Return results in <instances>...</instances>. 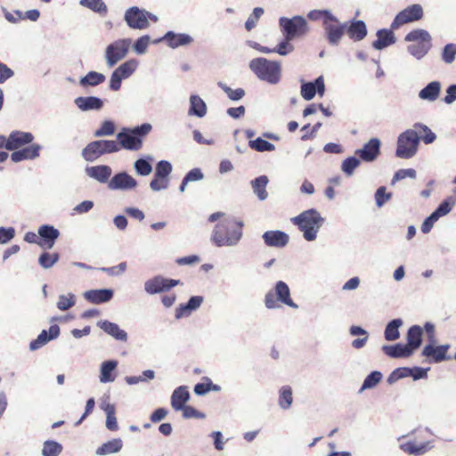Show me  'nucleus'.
I'll return each instance as SVG.
<instances>
[{
	"mask_svg": "<svg viewBox=\"0 0 456 456\" xmlns=\"http://www.w3.org/2000/svg\"><path fill=\"white\" fill-rule=\"evenodd\" d=\"M244 223L235 216H224L214 227L211 241L216 247H235L242 238Z\"/></svg>",
	"mask_w": 456,
	"mask_h": 456,
	"instance_id": "f257e3e1",
	"label": "nucleus"
},
{
	"mask_svg": "<svg viewBox=\"0 0 456 456\" xmlns=\"http://www.w3.org/2000/svg\"><path fill=\"white\" fill-rule=\"evenodd\" d=\"M291 221L303 232L305 240L314 241L325 219L315 208H310L293 217Z\"/></svg>",
	"mask_w": 456,
	"mask_h": 456,
	"instance_id": "f03ea898",
	"label": "nucleus"
},
{
	"mask_svg": "<svg viewBox=\"0 0 456 456\" xmlns=\"http://www.w3.org/2000/svg\"><path fill=\"white\" fill-rule=\"evenodd\" d=\"M152 129L149 123H143L134 128L124 127L117 134L118 142L120 149L127 151H139L142 146V138L146 136Z\"/></svg>",
	"mask_w": 456,
	"mask_h": 456,
	"instance_id": "7ed1b4c3",
	"label": "nucleus"
},
{
	"mask_svg": "<svg viewBox=\"0 0 456 456\" xmlns=\"http://www.w3.org/2000/svg\"><path fill=\"white\" fill-rule=\"evenodd\" d=\"M249 69L260 80L271 85H276L281 79V65L277 61L255 58L250 61Z\"/></svg>",
	"mask_w": 456,
	"mask_h": 456,
	"instance_id": "20e7f679",
	"label": "nucleus"
},
{
	"mask_svg": "<svg viewBox=\"0 0 456 456\" xmlns=\"http://www.w3.org/2000/svg\"><path fill=\"white\" fill-rule=\"evenodd\" d=\"M265 305L267 309H278L281 307L279 302L293 309H297L298 305L290 297V289L288 284L282 281L275 283L273 289L269 290L265 295Z\"/></svg>",
	"mask_w": 456,
	"mask_h": 456,
	"instance_id": "39448f33",
	"label": "nucleus"
},
{
	"mask_svg": "<svg viewBox=\"0 0 456 456\" xmlns=\"http://www.w3.org/2000/svg\"><path fill=\"white\" fill-rule=\"evenodd\" d=\"M419 141L420 136L415 128L407 129L397 138L395 156L406 159L412 158L417 152Z\"/></svg>",
	"mask_w": 456,
	"mask_h": 456,
	"instance_id": "423d86ee",
	"label": "nucleus"
},
{
	"mask_svg": "<svg viewBox=\"0 0 456 456\" xmlns=\"http://www.w3.org/2000/svg\"><path fill=\"white\" fill-rule=\"evenodd\" d=\"M279 27L283 37H288V39L291 40L303 37L309 31L306 20L300 15H296L292 18L281 17L279 19Z\"/></svg>",
	"mask_w": 456,
	"mask_h": 456,
	"instance_id": "0eeeda50",
	"label": "nucleus"
},
{
	"mask_svg": "<svg viewBox=\"0 0 456 456\" xmlns=\"http://www.w3.org/2000/svg\"><path fill=\"white\" fill-rule=\"evenodd\" d=\"M130 38H123L110 44L105 49V61L109 68L114 67L119 61L123 60L131 45Z\"/></svg>",
	"mask_w": 456,
	"mask_h": 456,
	"instance_id": "6e6552de",
	"label": "nucleus"
},
{
	"mask_svg": "<svg viewBox=\"0 0 456 456\" xmlns=\"http://www.w3.org/2000/svg\"><path fill=\"white\" fill-rule=\"evenodd\" d=\"M347 28V22H341L338 18L337 20H327L323 25L325 37L328 43L332 46L340 44Z\"/></svg>",
	"mask_w": 456,
	"mask_h": 456,
	"instance_id": "1a4fd4ad",
	"label": "nucleus"
},
{
	"mask_svg": "<svg viewBox=\"0 0 456 456\" xmlns=\"http://www.w3.org/2000/svg\"><path fill=\"white\" fill-rule=\"evenodd\" d=\"M423 17V8L420 4H415L401 11L394 19L391 28L397 29L403 24L419 20Z\"/></svg>",
	"mask_w": 456,
	"mask_h": 456,
	"instance_id": "9d476101",
	"label": "nucleus"
},
{
	"mask_svg": "<svg viewBox=\"0 0 456 456\" xmlns=\"http://www.w3.org/2000/svg\"><path fill=\"white\" fill-rule=\"evenodd\" d=\"M179 283V280L168 279L161 275H157L144 282V290L149 295H155L168 291Z\"/></svg>",
	"mask_w": 456,
	"mask_h": 456,
	"instance_id": "9b49d317",
	"label": "nucleus"
},
{
	"mask_svg": "<svg viewBox=\"0 0 456 456\" xmlns=\"http://www.w3.org/2000/svg\"><path fill=\"white\" fill-rule=\"evenodd\" d=\"M138 182L128 173L122 171L114 175L108 183L111 191H129L137 188Z\"/></svg>",
	"mask_w": 456,
	"mask_h": 456,
	"instance_id": "f8f14e48",
	"label": "nucleus"
},
{
	"mask_svg": "<svg viewBox=\"0 0 456 456\" xmlns=\"http://www.w3.org/2000/svg\"><path fill=\"white\" fill-rule=\"evenodd\" d=\"M145 15L146 10L133 6L126 11L124 20L133 29H146L150 27V21L145 19Z\"/></svg>",
	"mask_w": 456,
	"mask_h": 456,
	"instance_id": "ddd939ff",
	"label": "nucleus"
},
{
	"mask_svg": "<svg viewBox=\"0 0 456 456\" xmlns=\"http://www.w3.org/2000/svg\"><path fill=\"white\" fill-rule=\"evenodd\" d=\"M449 349V344L434 346L432 343H430L423 347L421 354L428 359L429 363H439L445 360L451 359V357L447 355Z\"/></svg>",
	"mask_w": 456,
	"mask_h": 456,
	"instance_id": "4468645a",
	"label": "nucleus"
},
{
	"mask_svg": "<svg viewBox=\"0 0 456 456\" xmlns=\"http://www.w3.org/2000/svg\"><path fill=\"white\" fill-rule=\"evenodd\" d=\"M34 135L29 132L15 130L7 137L6 150L15 151L28 144H32Z\"/></svg>",
	"mask_w": 456,
	"mask_h": 456,
	"instance_id": "2eb2a0df",
	"label": "nucleus"
},
{
	"mask_svg": "<svg viewBox=\"0 0 456 456\" xmlns=\"http://www.w3.org/2000/svg\"><path fill=\"white\" fill-rule=\"evenodd\" d=\"M381 142L378 138H371L368 142L364 143L362 149L355 151L360 159L365 162H373L380 154Z\"/></svg>",
	"mask_w": 456,
	"mask_h": 456,
	"instance_id": "dca6fc26",
	"label": "nucleus"
},
{
	"mask_svg": "<svg viewBox=\"0 0 456 456\" xmlns=\"http://www.w3.org/2000/svg\"><path fill=\"white\" fill-rule=\"evenodd\" d=\"M38 246L51 249L60 236V232L50 224H43L38 228Z\"/></svg>",
	"mask_w": 456,
	"mask_h": 456,
	"instance_id": "f3484780",
	"label": "nucleus"
},
{
	"mask_svg": "<svg viewBox=\"0 0 456 456\" xmlns=\"http://www.w3.org/2000/svg\"><path fill=\"white\" fill-rule=\"evenodd\" d=\"M160 41H165L170 48L175 49L191 44L193 39L188 34H177L174 31H167L161 38L155 40L154 43L156 44Z\"/></svg>",
	"mask_w": 456,
	"mask_h": 456,
	"instance_id": "a211bd4d",
	"label": "nucleus"
},
{
	"mask_svg": "<svg viewBox=\"0 0 456 456\" xmlns=\"http://www.w3.org/2000/svg\"><path fill=\"white\" fill-rule=\"evenodd\" d=\"M42 146L37 143L29 144L22 149L13 151L11 154V159L14 163H18L23 160L35 159L39 157Z\"/></svg>",
	"mask_w": 456,
	"mask_h": 456,
	"instance_id": "6ab92c4d",
	"label": "nucleus"
},
{
	"mask_svg": "<svg viewBox=\"0 0 456 456\" xmlns=\"http://www.w3.org/2000/svg\"><path fill=\"white\" fill-rule=\"evenodd\" d=\"M434 447L432 441L417 444L415 441L409 440L401 443L399 448L405 453L412 456H421L429 452Z\"/></svg>",
	"mask_w": 456,
	"mask_h": 456,
	"instance_id": "aec40b11",
	"label": "nucleus"
},
{
	"mask_svg": "<svg viewBox=\"0 0 456 456\" xmlns=\"http://www.w3.org/2000/svg\"><path fill=\"white\" fill-rule=\"evenodd\" d=\"M60 335V327L57 324L51 325L49 330H42L37 338L29 343V349L36 351L44 346L50 340H53Z\"/></svg>",
	"mask_w": 456,
	"mask_h": 456,
	"instance_id": "412c9836",
	"label": "nucleus"
},
{
	"mask_svg": "<svg viewBox=\"0 0 456 456\" xmlns=\"http://www.w3.org/2000/svg\"><path fill=\"white\" fill-rule=\"evenodd\" d=\"M204 301L202 296H192L185 304H180L175 309V318L180 320L183 317H188L192 312L200 307Z\"/></svg>",
	"mask_w": 456,
	"mask_h": 456,
	"instance_id": "4be33fe9",
	"label": "nucleus"
},
{
	"mask_svg": "<svg viewBox=\"0 0 456 456\" xmlns=\"http://www.w3.org/2000/svg\"><path fill=\"white\" fill-rule=\"evenodd\" d=\"M74 103L82 111L100 110L103 107V101L97 96H79Z\"/></svg>",
	"mask_w": 456,
	"mask_h": 456,
	"instance_id": "5701e85b",
	"label": "nucleus"
},
{
	"mask_svg": "<svg viewBox=\"0 0 456 456\" xmlns=\"http://www.w3.org/2000/svg\"><path fill=\"white\" fill-rule=\"evenodd\" d=\"M262 237L268 247L283 248L289 242V235L281 231H267Z\"/></svg>",
	"mask_w": 456,
	"mask_h": 456,
	"instance_id": "b1692460",
	"label": "nucleus"
},
{
	"mask_svg": "<svg viewBox=\"0 0 456 456\" xmlns=\"http://www.w3.org/2000/svg\"><path fill=\"white\" fill-rule=\"evenodd\" d=\"M114 291L111 289H91L84 293L86 300L93 304H102L111 300Z\"/></svg>",
	"mask_w": 456,
	"mask_h": 456,
	"instance_id": "393cba45",
	"label": "nucleus"
},
{
	"mask_svg": "<svg viewBox=\"0 0 456 456\" xmlns=\"http://www.w3.org/2000/svg\"><path fill=\"white\" fill-rule=\"evenodd\" d=\"M86 173L89 177L98 181L99 183H105L109 182L112 174V169L107 165H99L86 167Z\"/></svg>",
	"mask_w": 456,
	"mask_h": 456,
	"instance_id": "a878e982",
	"label": "nucleus"
},
{
	"mask_svg": "<svg viewBox=\"0 0 456 456\" xmlns=\"http://www.w3.org/2000/svg\"><path fill=\"white\" fill-rule=\"evenodd\" d=\"M190 399V392L186 386L176 387L171 395V405L175 411H182Z\"/></svg>",
	"mask_w": 456,
	"mask_h": 456,
	"instance_id": "bb28decb",
	"label": "nucleus"
},
{
	"mask_svg": "<svg viewBox=\"0 0 456 456\" xmlns=\"http://www.w3.org/2000/svg\"><path fill=\"white\" fill-rule=\"evenodd\" d=\"M346 31L354 41H361L367 36V27L363 20H353L347 24Z\"/></svg>",
	"mask_w": 456,
	"mask_h": 456,
	"instance_id": "cd10ccee",
	"label": "nucleus"
},
{
	"mask_svg": "<svg viewBox=\"0 0 456 456\" xmlns=\"http://www.w3.org/2000/svg\"><path fill=\"white\" fill-rule=\"evenodd\" d=\"M98 326L108 335L118 341L126 342L127 340V333L120 329L117 323L109 321H101L98 322Z\"/></svg>",
	"mask_w": 456,
	"mask_h": 456,
	"instance_id": "c85d7f7f",
	"label": "nucleus"
},
{
	"mask_svg": "<svg viewBox=\"0 0 456 456\" xmlns=\"http://www.w3.org/2000/svg\"><path fill=\"white\" fill-rule=\"evenodd\" d=\"M382 351L391 358H407L413 354L409 346L401 343L383 346Z\"/></svg>",
	"mask_w": 456,
	"mask_h": 456,
	"instance_id": "c756f323",
	"label": "nucleus"
},
{
	"mask_svg": "<svg viewBox=\"0 0 456 456\" xmlns=\"http://www.w3.org/2000/svg\"><path fill=\"white\" fill-rule=\"evenodd\" d=\"M378 39L372 43L376 50H382L395 43V37L390 29H379L377 31Z\"/></svg>",
	"mask_w": 456,
	"mask_h": 456,
	"instance_id": "7c9ffc66",
	"label": "nucleus"
},
{
	"mask_svg": "<svg viewBox=\"0 0 456 456\" xmlns=\"http://www.w3.org/2000/svg\"><path fill=\"white\" fill-rule=\"evenodd\" d=\"M423 330L419 325H413L409 328L406 335V346L411 348L413 353L422 343Z\"/></svg>",
	"mask_w": 456,
	"mask_h": 456,
	"instance_id": "2f4dec72",
	"label": "nucleus"
},
{
	"mask_svg": "<svg viewBox=\"0 0 456 456\" xmlns=\"http://www.w3.org/2000/svg\"><path fill=\"white\" fill-rule=\"evenodd\" d=\"M441 93V83L432 81L419 92V97L428 102H435Z\"/></svg>",
	"mask_w": 456,
	"mask_h": 456,
	"instance_id": "473e14b6",
	"label": "nucleus"
},
{
	"mask_svg": "<svg viewBox=\"0 0 456 456\" xmlns=\"http://www.w3.org/2000/svg\"><path fill=\"white\" fill-rule=\"evenodd\" d=\"M188 114L197 118H203L207 114V105L199 95L191 94L190 96Z\"/></svg>",
	"mask_w": 456,
	"mask_h": 456,
	"instance_id": "72a5a7b5",
	"label": "nucleus"
},
{
	"mask_svg": "<svg viewBox=\"0 0 456 456\" xmlns=\"http://www.w3.org/2000/svg\"><path fill=\"white\" fill-rule=\"evenodd\" d=\"M118 366V362L115 360L104 361L101 364L100 368V381L102 383L113 382L115 380V375L113 371Z\"/></svg>",
	"mask_w": 456,
	"mask_h": 456,
	"instance_id": "f704fd0d",
	"label": "nucleus"
},
{
	"mask_svg": "<svg viewBox=\"0 0 456 456\" xmlns=\"http://www.w3.org/2000/svg\"><path fill=\"white\" fill-rule=\"evenodd\" d=\"M123 447V442L120 438H115L102 444L96 450V454L99 456L109 455L117 453L121 451Z\"/></svg>",
	"mask_w": 456,
	"mask_h": 456,
	"instance_id": "c9c22d12",
	"label": "nucleus"
},
{
	"mask_svg": "<svg viewBox=\"0 0 456 456\" xmlns=\"http://www.w3.org/2000/svg\"><path fill=\"white\" fill-rule=\"evenodd\" d=\"M106 79V77L97 71H89L86 76L80 77L79 85L82 87L87 86H97L102 84Z\"/></svg>",
	"mask_w": 456,
	"mask_h": 456,
	"instance_id": "e433bc0d",
	"label": "nucleus"
},
{
	"mask_svg": "<svg viewBox=\"0 0 456 456\" xmlns=\"http://www.w3.org/2000/svg\"><path fill=\"white\" fill-rule=\"evenodd\" d=\"M403 320L400 318L390 321L384 331V337L387 341H395L400 338L399 329L403 325Z\"/></svg>",
	"mask_w": 456,
	"mask_h": 456,
	"instance_id": "4c0bfd02",
	"label": "nucleus"
},
{
	"mask_svg": "<svg viewBox=\"0 0 456 456\" xmlns=\"http://www.w3.org/2000/svg\"><path fill=\"white\" fill-rule=\"evenodd\" d=\"M269 180L266 175H260L251 181V185L254 193L257 196L260 200H265L268 197V193L265 190Z\"/></svg>",
	"mask_w": 456,
	"mask_h": 456,
	"instance_id": "58836bf2",
	"label": "nucleus"
},
{
	"mask_svg": "<svg viewBox=\"0 0 456 456\" xmlns=\"http://www.w3.org/2000/svg\"><path fill=\"white\" fill-rule=\"evenodd\" d=\"M99 146V141L91 142L82 150L81 156L86 161H95L98 158L102 156Z\"/></svg>",
	"mask_w": 456,
	"mask_h": 456,
	"instance_id": "ea45409f",
	"label": "nucleus"
},
{
	"mask_svg": "<svg viewBox=\"0 0 456 456\" xmlns=\"http://www.w3.org/2000/svg\"><path fill=\"white\" fill-rule=\"evenodd\" d=\"M431 35L425 29L422 28H417L413 29L411 32H409L406 36L404 40L407 42H412V43H427L431 44Z\"/></svg>",
	"mask_w": 456,
	"mask_h": 456,
	"instance_id": "a19ab883",
	"label": "nucleus"
},
{
	"mask_svg": "<svg viewBox=\"0 0 456 456\" xmlns=\"http://www.w3.org/2000/svg\"><path fill=\"white\" fill-rule=\"evenodd\" d=\"M152 159L153 158L151 155H148L135 160L134 163V168L136 174L142 176L149 175L152 172V166L151 164Z\"/></svg>",
	"mask_w": 456,
	"mask_h": 456,
	"instance_id": "79ce46f5",
	"label": "nucleus"
},
{
	"mask_svg": "<svg viewBox=\"0 0 456 456\" xmlns=\"http://www.w3.org/2000/svg\"><path fill=\"white\" fill-rule=\"evenodd\" d=\"M383 375L379 370L371 371L363 380L362 387L359 389V393H362L364 390L374 388L382 379Z\"/></svg>",
	"mask_w": 456,
	"mask_h": 456,
	"instance_id": "37998d69",
	"label": "nucleus"
},
{
	"mask_svg": "<svg viewBox=\"0 0 456 456\" xmlns=\"http://www.w3.org/2000/svg\"><path fill=\"white\" fill-rule=\"evenodd\" d=\"M137 66V61L131 59L119 65L114 71L117 72L122 79H126L135 71Z\"/></svg>",
	"mask_w": 456,
	"mask_h": 456,
	"instance_id": "c03bdc74",
	"label": "nucleus"
},
{
	"mask_svg": "<svg viewBox=\"0 0 456 456\" xmlns=\"http://www.w3.org/2000/svg\"><path fill=\"white\" fill-rule=\"evenodd\" d=\"M293 403L292 389L289 386H283L279 392V406L283 410H288Z\"/></svg>",
	"mask_w": 456,
	"mask_h": 456,
	"instance_id": "a18cd8bd",
	"label": "nucleus"
},
{
	"mask_svg": "<svg viewBox=\"0 0 456 456\" xmlns=\"http://www.w3.org/2000/svg\"><path fill=\"white\" fill-rule=\"evenodd\" d=\"M307 18L311 20H322V26L327 20H337V17L330 10H312L307 13Z\"/></svg>",
	"mask_w": 456,
	"mask_h": 456,
	"instance_id": "49530a36",
	"label": "nucleus"
},
{
	"mask_svg": "<svg viewBox=\"0 0 456 456\" xmlns=\"http://www.w3.org/2000/svg\"><path fill=\"white\" fill-rule=\"evenodd\" d=\"M79 4L101 15H105L108 12L107 5L102 0H80Z\"/></svg>",
	"mask_w": 456,
	"mask_h": 456,
	"instance_id": "de8ad7c7",
	"label": "nucleus"
},
{
	"mask_svg": "<svg viewBox=\"0 0 456 456\" xmlns=\"http://www.w3.org/2000/svg\"><path fill=\"white\" fill-rule=\"evenodd\" d=\"M432 45L427 43H414L407 47L408 52L416 59H422L430 50Z\"/></svg>",
	"mask_w": 456,
	"mask_h": 456,
	"instance_id": "09e8293b",
	"label": "nucleus"
},
{
	"mask_svg": "<svg viewBox=\"0 0 456 456\" xmlns=\"http://www.w3.org/2000/svg\"><path fill=\"white\" fill-rule=\"evenodd\" d=\"M248 146L258 152L273 151L275 150V145L265 140L262 137H257L255 140H249Z\"/></svg>",
	"mask_w": 456,
	"mask_h": 456,
	"instance_id": "8fccbe9b",
	"label": "nucleus"
},
{
	"mask_svg": "<svg viewBox=\"0 0 456 456\" xmlns=\"http://www.w3.org/2000/svg\"><path fill=\"white\" fill-rule=\"evenodd\" d=\"M62 451L61 444L55 441L48 440L44 443L42 454L43 456H59Z\"/></svg>",
	"mask_w": 456,
	"mask_h": 456,
	"instance_id": "3c124183",
	"label": "nucleus"
},
{
	"mask_svg": "<svg viewBox=\"0 0 456 456\" xmlns=\"http://www.w3.org/2000/svg\"><path fill=\"white\" fill-rule=\"evenodd\" d=\"M59 258L60 256L58 253L44 252L39 256L38 264L44 269H49L58 262Z\"/></svg>",
	"mask_w": 456,
	"mask_h": 456,
	"instance_id": "603ef678",
	"label": "nucleus"
},
{
	"mask_svg": "<svg viewBox=\"0 0 456 456\" xmlns=\"http://www.w3.org/2000/svg\"><path fill=\"white\" fill-rule=\"evenodd\" d=\"M361 161L354 156L348 157L342 161L341 170L347 175H353L354 170L360 166Z\"/></svg>",
	"mask_w": 456,
	"mask_h": 456,
	"instance_id": "864d4df0",
	"label": "nucleus"
},
{
	"mask_svg": "<svg viewBox=\"0 0 456 456\" xmlns=\"http://www.w3.org/2000/svg\"><path fill=\"white\" fill-rule=\"evenodd\" d=\"M76 303V296L73 293L60 295L56 303L57 308L61 311H67Z\"/></svg>",
	"mask_w": 456,
	"mask_h": 456,
	"instance_id": "5fc2aeb1",
	"label": "nucleus"
},
{
	"mask_svg": "<svg viewBox=\"0 0 456 456\" xmlns=\"http://www.w3.org/2000/svg\"><path fill=\"white\" fill-rule=\"evenodd\" d=\"M101 155L115 153L120 151L118 142L115 140H98Z\"/></svg>",
	"mask_w": 456,
	"mask_h": 456,
	"instance_id": "6e6d98bb",
	"label": "nucleus"
},
{
	"mask_svg": "<svg viewBox=\"0 0 456 456\" xmlns=\"http://www.w3.org/2000/svg\"><path fill=\"white\" fill-rule=\"evenodd\" d=\"M116 126L113 121L104 120L100 128L94 131V135L95 137L110 136L115 134Z\"/></svg>",
	"mask_w": 456,
	"mask_h": 456,
	"instance_id": "4d7b16f0",
	"label": "nucleus"
},
{
	"mask_svg": "<svg viewBox=\"0 0 456 456\" xmlns=\"http://www.w3.org/2000/svg\"><path fill=\"white\" fill-rule=\"evenodd\" d=\"M411 372V368L408 367L397 368L390 373L387 381L389 385H393L403 378L410 377Z\"/></svg>",
	"mask_w": 456,
	"mask_h": 456,
	"instance_id": "13d9d810",
	"label": "nucleus"
},
{
	"mask_svg": "<svg viewBox=\"0 0 456 456\" xmlns=\"http://www.w3.org/2000/svg\"><path fill=\"white\" fill-rule=\"evenodd\" d=\"M413 127L416 129V131L419 130L418 133H424V135L421 137V139L426 144H430L436 139V134L433 133L428 126L421 123H415Z\"/></svg>",
	"mask_w": 456,
	"mask_h": 456,
	"instance_id": "bf43d9fd",
	"label": "nucleus"
},
{
	"mask_svg": "<svg viewBox=\"0 0 456 456\" xmlns=\"http://www.w3.org/2000/svg\"><path fill=\"white\" fill-rule=\"evenodd\" d=\"M217 86L227 94L232 101H239L245 95V91L242 88L232 89L226 84L218 82Z\"/></svg>",
	"mask_w": 456,
	"mask_h": 456,
	"instance_id": "052dcab7",
	"label": "nucleus"
},
{
	"mask_svg": "<svg viewBox=\"0 0 456 456\" xmlns=\"http://www.w3.org/2000/svg\"><path fill=\"white\" fill-rule=\"evenodd\" d=\"M155 378V372L151 370H147L142 372L140 376H127L125 378L126 382L128 385H135L139 382H146Z\"/></svg>",
	"mask_w": 456,
	"mask_h": 456,
	"instance_id": "680f3d73",
	"label": "nucleus"
},
{
	"mask_svg": "<svg viewBox=\"0 0 456 456\" xmlns=\"http://www.w3.org/2000/svg\"><path fill=\"white\" fill-rule=\"evenodd\" d=\"M173 167L167 160H160L157 163L155 167V173L159 177H164L168 179L169 175L172 173Z\"/></svg>",
	"mask_w": 456,
	"mask_h": 456,
	"instance_id": "e2e57ef3",
	"label": "nucleus"
},
{
	"mask_svg": "<svg viewBox=\"0 0 456 456\" xmlns=\"http://www.w3.org/2000/svg\"><path fill=\"white\" fill-rule=\"evenodd\" d=\"M151 37L148 35L137 38L133 45V50L136 54L142 55L147 52Z\"/></svg>",
	"mask_w": 456,
	"mask_h": 456,
	"instance_id": "0e129e2a",
	"label": "nucleus"
},
{
	"mask_svg": "<svg viewBox=\"0 0 456 456\" xmlns=\"http://www.w3.org/2000/svg\"><path fill=\"white\" fill-rule=\"evenodd\" d=\"M264 12L265 11L262 7L254 8L252 13L248 16L245 22V28L248 31L252 30L256 26L258 20L262 17Z\"/></svg>",
	"mask_w": 456,
	"mask_h": 456,
	"instance_id": "69168bd1",
	"label": "nucleus"
},
{
	"mask_svg": "<svg viewBox=\"0 0 456 456\" xmlns=\"http://www.w3.org/2000/svg\"><path fill=\"white\" fill-rule=\"evenodd\" d=\"M292 40L283 37V40L272 49V53H277L281 56H286L294 51V46L290 44Z\"/></svg>",
	"mask_w": 456,
	"mask_h": 456,
	"instance_id": "338daca9",
	"label": "nucleus"
},
{
	"mask_svg": "<svg viewBox=\"0 0 456 456\" xmlns=\"http://www.w3.org/2000/svg\"><path fill=\"white\" fill-rule=\"evenodd\" d=\"M456 57V44H447L442 51V60L446 64H451L454 61Z\"/></svg>",
	"mask_w": 456,
	"mask_h": 456,
	"instance_id": "774afa93",
	"label": "nucleus"
}]
</instances>
